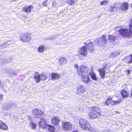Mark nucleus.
Segmentation results:
<instances>
[{
	"label": "nucleus",
	"instance_id": "11",
	"mask_svg": "<svg viewBox=\"0 0 132 132\" xmlns=\"http://www.w3.org/2000/svg\"><path fill=\"white\" fill-rule=\"evenodd\" d=\"M85 88L83 86L80 85L77 87V89L76 91V94L79 95L84 93L85 90Z\"/></svg>",
	"mask_w": 132,
	"mask_h": 132
},
{
	"label": "nucleus",
	"instance_id": "15",
	"mask_svg": "<svg viewBox=\"0 0 132 132\" xmlns=\"http://www.w3.org/2000/svg\"><path fill=\"white\" fill-rule=\"evenodd\" d=\"M87 48L88 51L89 52H93L94 50V47L93 42H90L87 44Z\"/></svg>",
	"mask_w": 132,
	"mask_h": 132
},
{
	"label": "nucleus",
	"instance_id": "31",
	"mask_svg": "<svg viewBox=\"0 0 132 132\" xmlns=\"http://www.w3.org/2000/svg\"><path fill=\"white\" fill-rule=\"evenodd\" d=\"M90 75L91 76L92 79L94 80H97V78L94 73H92L90 74Z\"/></svg>",
	"mask_w": 132,
	"mask_h": 132
},
{
	"label": "nucleus",
	"instance_id": "43",
	"mask_svg": "<svg viewBox=\"0 0 132 132\" xmlns=\"http://www.w3.org/2000/svg\"><path fill=\"white\" fill-rule=\"evenodd\" d=\"M118 54H115V53H113L111 54V56L112 57H115Z\"/></svg>",
	"mask_w": 132,
	"mask_h": 132
},
{
	"label": "nucleus",
	"instance_id": "46",
	"mask_svg": "<svg viewBox=\"0 0 132 132\" xmlns=\"http://www.w3.org/2000/svg\"><path fill=\"white\" fill-rule=\"evenodd\" d=\"M12 72H9V73L10 74H13L14 73V71L13 70H12Z\"/></svg>",
	"mask_w": 132,
	"mask_h": 132
},
{
	"label": "nucleus",
	"instance_id": "19",
	"mask_svg": "<svg viewBox=\"0 0 132 132\" xmlns=\"http://www.w3.org/2000/svg\"><path fill=\"white\" fill-rule=\"evenodd\" d=\"M108 39L111 42H112L114 45H115V43L117 42V39L116 37L113 35H109Z\"/></svg>",
	"mask_w": 132,
	"mask_h": 132
},
{
	"label": "nucleus",
	"instance_id": "30",
	"mask_svg": "<svg viewBox=\"0 0 132 132\" xmlns=\"http://www.w3.org/2000/svg\"><path fill=\"white\" fill-rule=\"evenodd\" d=\"M49 130L51 132H54L55 130V128L53 126L50 125L49 126Z\"/></svg>",
	"mask_w": 132,
	"mask_h": 132
},
{
	"label": "nucleus",
	"instance_id": "24",
	"mask_svg": "<svg viewBox=\"0 0 132 132\" xmlns=\"http://www.w3.org/2000/svg\"><path fill=\"white\" fill-rule=\"evenodd\" d=\"M121 94L123 98L128 96V93L124 90H123L121 91Z\"/></svg>",
	"mask_w": 132,
	"mask_h": 132
},
{
	"label": "nucleus",
	"instance_id": "45",
	"mask_svg": "<svg viewBox=\"0 0 132 132\" xmlns=\"http://www.w3.org/2000/svg\"><path fill=\"white\" fill-rule=\"evenodd\" d=\"M77 0H72V2L73 3V4Z\"/></svg>",
	"mask_w": 132,
	"mask_h": 132
},
{
	"label": "nucleus",
	"instance_id": "28",
	"mask_svg": "<svg viewBox=\"0 0 132 132\" xmlns=\"http://www.w3.org/2000/svg\"><path fill=\"white\" fill-rule=\"evenodd\" d=\"M10 109L9 105L7 104H5L3 107V109L4 110H7Z\"/></svg>",
	"mask_w": 132,
	"mask_h": 132
},
{
	"label": "nucleus",
	"instance_id": "29",
	"mask_svg": "<svg viewBox=\"0 0 132 132\" xmlns=\"http://www.w3.org/2000/svg\"><path fill=\"white\" fill-rule=\"evenodd\" d=\"M116 5L115 4H114L113 5H112L110 6L111 10L110 11L111 12H113L116 10Z\"/></svg>",
	"mask_w": 132,
	"mask_h": 132
},
{
	"label": "nucleus",
	"instance_id": "1",
	"mask_svg": "<svg viewBox=\"0 0 132 132\" xmlns=\"http://www.w3.org/2000/svg\"><path fill=\"white\" fill-rule=\"evenodd\" d=\"M100 115V108L97 106L91 108L89 112V118L92 119L97 118Z\"/></svg>",
	"mask_w": 132,
	"mask_h": 132
},
{
	"label": "nucleus",
	"instance_id": "36",
	"mask_svg": "<svg viewBox=\"0 0 132 132\" xmlns=\"http://www.w3.org/2000/svg\"><path fill=\"white\" fill-rule=\"evenodd\" d=\"M74 67L75 68L77 69L78 72V71H79V68L78 67V65L77 64H76L74 65Z\"/></svg>",
	"mask_w": 132,
	"mask_h": 132
},
{
	"label": "nucleus",
	"instance_id": "8",
	"mask_svg": "<svg viewBox=\"0 0 132 132\" xmlns=\"http://www.w3.org/2000/svg\"><path fill=\"white\" fill-rule=\"evenodd\" d=\"M80 76L82 77V80L86 84L88 83L90 81V79L89 77V73L79 74Z\"/></svg>",
	"mask_w": 132,
	"mask_h": 132
},
{
	"label": "nucleus",
	"instance_id": "18",
	"mask_svg": "<svg viewBox=\"0 0 132 132\" xmlns=\"http://www.w3.org/2000/svg\"><path fill=\"white\" fill-rule=\"evenodd\" d=\"M105 67L103 68H100L98 69V71L100 76L103 79L105 78Z\"/></svg>",
	"mask_w": 132,
	"mask_h": 132
},
{
	"label": "nucleus",
	"instance_id": "6",
	"mask_svg": "<svg viewBox=\"0 0 132 132\" xmlns=\"http://www.w3.org/2000/svg\"><path fill=\"white\" fill-rule=\"evenodd\" d=\"M89 70V68L85 65H82L80 66L79 71H78L79 74H85L89 73L88 71Z\"/></svg>",
	"mask_w": 132,
	"mask_h": 132
},
{
	"label": "nucleus",
	"instance_id": "33",
	"mask_svg": "<svg viewBox=\"0 0 132 132\" xmlns=\"http://www.w3.org/2000/svg\"><path fill=\"white\" fill-rule=\"evenodd\" d=\"M107 3V1H102L101 3V4L102 5H106Z\"/></svg>",
	"mask_w": 132,
	"mask_h": 132
},
{
	"label": "nucleus",
	"instance_id": "12",
	"mask_svg": "<svg viewBox=\"0 0 132 132\" xmlns=\"http://www.w3.org/2000/svg\"><path fill=\"white\" fill-rule=\"evenodd\" d=\"M30 39V38L27 35L22 34L21 37V40L23 42H28Z\"/></svg>",
	"mask_w": 132,
	"mask_h": 132
},
{
	"label": "nucleus",
	"instance_id": "13",
	"mask_svg": "<svg viewBox=\"0 0 132 132\" xmlns=\"http://www.w3.org/2000/svg\"><path fill=\"white\" fill-rule=\"evenodd\" d=\"M41 119L42 120L39 122V126L40 128L42 129H45L47 126L46 121L44 119Z\"/></svg>",
	"mask_w": 132,
	"mask_h": 132
},
{
	"label": "nucleus",
	"instance_id": "49",
	"mask_svg": "<svg viewBox=\"0 0 132 132\" xmlns=\"http://www.w3.org/2000/svg\"><path fill=\"white\" fill-rule=\"evenodd\" d=\"M72 132H78V130H73Z\"/></svg>",
	"mask_w": 132,
	"mask_h": 132
},
{
	"label": "nucleus",
	"instance_id": "40",
	"mask_svg": "<svg viewBox=\"0 0 132 132\" xmlns=\"http://www.w3.org/2000/svg\"><path fill=\"white\" fill-rule=\"evenodd\" d=\"M130 56H131V60L128 62L129 63H131L132 62V55H130Z\"/></svg>",
	"mask_w": 132,
	"mask_h": 132
},
{
	"label": "nucleus",
	"instance_id": "42",
	"mask_svg": "<svg viewBox=\"0 0 132 132\" xmlns=\"http://www.w3.org/2000/svg\"><path fill=\"white\" fill-rule=\"evenodd\" d=\"M52 5L53 6H55L56 5V3L55 1H53Z\"/></svg>",
	"mask_w": 132,
	"mask_h": 132
},
{
	"label": "nucleus",
	"instance_id": "27",
	"mask_svg": "<svg viewBox=\"0 0 132 132\" xmlns=\"http://www.w3.org/2000/svg\"><path fill=\"white\" fill-rule=\"evenodd\" d=\"M30 125L32 129H36L37 126V124H36L35 123L32 121H31L30 122Z\"/></svg>",
	"mask_w": 132,
	"mask_h": 132
},
{
	"label": "nucleus",
	"instance_id": "37",
	"mask_svg": "<svg viewBox=\"0 0 132 132\" xmlns=\"http://www.w3.org/2000/svg\"><path fill=\"white\" fill-rule=\"evenodd\" d=\"M67 2L69 4H73V3H72V0H68Z\"/></svg>",
	"mask_w": 132,
	"mask_h": 132
},
{
	"label": "nucleus",
	"instance_id": "2",
	"mask_svg": "<svg viewBox=\"0 0 132 132\" xmlns=\"http://www.w3.org/2000/svg\"><path fill=\"white\" fill-rule=\"evenodd\" d=\"M79 124L82 129L93 132L92 128L89 124V122L86 120L81 119L80 120Z\"/></svg>",
	"mask_w": 132,
	"mask_h": 132
},
{
	"label": "nucleus",
	"instance_id": "44",
	"mask_svg": "<svg viewBox=\"0 0 132 132\" xmlns=\"http://www.w3.org/2000/svg\"><path fill=\"white\" fill-rule=\"evenodd\" d=\"M89 43H88L87 42H85L84 43V44L86 46H87V44H89Z\"/></svg>",
	"mask_w": 132,
	"mask_h": 132
},
{
	"label": "nucleus",
	"instance_id": "5",
	"mask_svg": "<svg viewBox=\"0 0 132 132\" xmlns=\"http://www.w3.org/2000/svg\"><path fill=\"white\" fill-rule=\"evenodd\" d=\"M120 34L122 36L127 37L129 36H131L132 35V31L130 29H122L119 31Z\"/></svg>",
	"mask_w": 132,
	"mask_h": 132
},
{
	"label": "nucleus",
	"instance_id": "48",
	"mask_svg": "<svg viewBox=\"0 0 132 132\" xmlns=\"http://www.w3.org/2000/svg\"><path fill=\"white\" fill-rule=\"evenodd\" d=\"M127 72L129 74L130 73V71L129 70H127Z\"/></svg>",
	"mask_w": 132,
	"mask_h": 132
},
{
	"label": "nucleus",
	"instance_id": "35",
	"mask_svg": "<svg viewBox=\"0 0 132 132\" xmlns=\"http://www.w3.org/2000/svg\"><path fill=\"white\" fill-rule=\"evenodd\" d=\"M10 108H13L14 107H15V106L14 104H12L9 105Z\"/></svg>",
	"mask_w": 132,
	"mask_h": 132
},
{
	"label": "nucleus",
	"instance_id": "38",
	"mask_svg": "<svg viewBox=\"0 0 132 132\" xmlns=\"http://www.w3.org/2000/svg\"><path fill=\"white\" fill-rule=\"evenodd\" d=\"M3 99V95L2 94L0 93V100H2Z\"/></svg>",
	"mask_w": 132,
	"mask_h": 132
},
{
	"label": "nucleus",
	"instance_id": "7",
	"mask_svg": "<svg viewBox=\"0 0 132 132\" xmlns=\"http://www.w3.org/2000/svg\"><path fill=\"white\" fill-rule=\"evenodd\" d=\"M62 127L64 130L67 131L70 130L72 128V126L70 122H67L62 123Z\"/></svg>",
	"mask_w": 132,
	"mask_h": 132
},
{
	"label": "nucleus",
	"instance_id": "9",
	"mask_svg": "<svg viewBox=\"0 0 132 132\" xmlns=\"http://www.w3.org/2000/svg\"><path fill=\"white\" fill-rule=\"evenodd\" d=\"M120 102L119 101H114L112 100V98L110 97H108L106 101L105 102V104L108 105L109 104H111V105H113L115 104L116 105L119 104Z\"/></svg>",
	"mask_w": 132,
	"mask_h": 132
},
{
	"label": "nucleus",
	"instance_id": "32",
	"mask_svg": "<svg viewBox=\"0 0 132 132\" xmlns=\"http://www.w3.org/2000/svg\"><path fill=\"white\" fill-rule=\"evenodd\" d=\"M129 26L130 29L132 31V19L131 20L130 22L129 23Z\"/></svg>",
	"mask_w": 132,
	"mask_h": 132
},
{
	"label": "nucleus",
	"instance_id": "14",
	"mask_svg": "<svg viewBox=\"0 0 132 132\" xmlns=\"http://www.w3.org/2000/svg\"><path fill=\"white\" fill-rule=\"evenodd\" d=\"M33 8V7L32 5H30L29 6H25L23 8L22 10L23 11L28 13L30 12Z\"/></svg>",
	"mask_w": 132,
	"mask_h": 132
},
{
	"label": "nucleus",
	"instance_id": "25",
	"mask_svg": "<svg viewBox=\"0 0 132 132\" xmlns=\"http://www.w3.org/2000/svg\"><path fill=\"white\" fill-rule=\"evenodd\" d=\"M52 77L53 79H58L60 78V76L59 74L53 73L52 74Z\"/></svg>",
	"mask_w": 132,
	"mask_h": 132
},
{
	"label": "nucleus",
	"instance_id": "52",
	"mask_svg": "<svg viewBox=\"0 0 132 132\" xmlns=\"http://www.w3.org/2000/svg\"><path fill=\"white\" fill-rule=\"evenodd\" d=\"M48 0H46V1H45V2H47Z\"/></svg>",
	"mask_w": 132,
	"mask_h": 132
},
{
	"label": "nucleus",
	"instance_id": "4",
	"mask_svg": "<svg viewBox=\"0 0 132 132\" xmlns=\"http://www.w3.org/2000/svg\"><path fill=\"white\" fill-rule=\"evenodd\" d=\"M44 113V112L40 110L36 109L32 110V114L36 118H37L41 119L42 117L41 116Z\"/></svg>",
	"mask_w": 132,
	"mask_h": 132
},
{
	"label": "nucleus",
	"instance_id": "47",
	"mask_svg": "<svg viewBox=\"0 0 132 132\" xmlns=\"http://www.w3.org/2000/svg\"><path fill=\"white\" fill-rule=\"evenodd\" d=\"M28 119H30V120H31V117H30V116H28Z\"/></svg>",
	"mask_w": 132,
	"mask_h": 132
},
{
	"label": "nucleus",
	"instance_id": "41",
	"mask_svg": "<svg viewBox=\"0 0 132 132\" xmlns=\"http://www.w3.org/2000/svg\"><path fill=\"white\" fill-rule=\"evenodd\" d=\"M43 5L45 6H47V3L46 2H44L43 3Z\"/></svg>",
	"mask_w": 132,
	"mask_h": 132
},
{
	"label": "nucleus",
	"instance_id": "20",
	"mask_svg": "<svg viewBox=\"0 0 132 132\" xmlns=\"http://www.w3.org/2000/svg\"><path fill=\"white\" fill-rule=\"evenodd\" d=\"M59 121V118L57 117H55L52 119L51 123L54 125H56L58 124Z\"/></svg>",
	"mask_w": 132,
	"mask_h": 132
},
{
	"label": "nucleus",
	"instance_id": "3",
	"mask_svg": "<svg viewBox=\"0 0 132 132\" xmlns=\"http://www.w3.org/2000/svg\"><path fill=\"white\" fill-rule=\"evenodd\" d=\"M106 35H104L101 38L96 39L94 42V43L98 46H104L107 43V40L106 39Z\"/></svg>",
	"mask_w": 132,
	"mask_h": 132
},
{
	"label": "nucleus",
	"instance_id": "22",
	"mask_svg": "<svg viewBox=\"0 0 132 132\" xmlns=\"http://www.w3.org/2000/svg\"><path fill=\"white\" fill-rule=\"evenodd\" d=\"M0 128L5 130H7L8 128L7 126L1 120H0Z\"/></svg>",
	"mask_w": 132,
	"mask_h": 132
},
{
	"label": "nucleus",
	"instance_id": "34",
	"mask_svg": "<svg viewBox=\"0 0 132 132\" xmlns=\"http://www.w3.org/2000/svg\"><path fill=\"white\" fill-rule=\"evenodd\" d=\"M9 42L8 41L7 42V43H4V44H3V46H4V48L6 47H7L9 45Z\"/></svg>",
	"mask_w": 132,
	"mask_h": 132
},
{
	"label": "nucleus",
	"instance_id": "17",
	"mask_svg": "<svg viewBox=\"0 0 132 132\" xmlns=\"http://www.w3.org/2000/svg\"><path fill=\"white\" fill-rule=\"evenodd\" d=\"M119 5H121L120 8L122 10H127L128 8V4L127 3H120Z\"/></svg>",
	"mask_w": 132,
	"mask_h": 132
},
{
	"label": "nucleus",
	"instance_id": "51",
	"mask_svg": "<svg viewBox=\"0 0 132 132\" xmlns=\"http://www.w3.org/2000/svg\"><path fill=\"white\" fill-rule=\"evenodd\" d=\"M131 7H132V4H131Z\"/></svg>",
	"mask_w": 132,
	"mask_h": 132
},
{
	"label": "nucleus",
	"instance_id": "23",
	"mask_svg": "<svg viewBox=\"0 0 132 132\" xmlns=\"http://www.w3.org/2000/svg\"><path fill=\"white\" fill-rule=\"evenodd\" d=\"M45 46L43 45H39L37 51L39 52H43L44 50Z\"/></svg>",
	"mask_w": 132,
	"mask_h": 132
},
{
	"label": "nucleus",
	"instance_id": "10",
	"mask_svg": "<svg viewBox=\"0 0 132 132\" xmlns=\"http://www.w3.org/2000/svg\"><path fill=\"white\" fill-rule=\"evenodd\" d=\"M79 52L81 55L86 56L87 54V48L86 46H83L79 48L78 50Z\"/></svg>",
	"mask_w": 132,
	"mask_h": 132
},
{
	"label": "nucleus",
	"instance_id": "26",
	"mask_svg": "<svg viewBox=\"0 0 132 132\" xmlns=\"http://www.w3.org/2000/svg\"><path fill=\"white\" fill-rule=\"evenodd\" d=\"M40 75V80H44L47 78V76L44 73H42Z\"/></svg>",
	"mask_w": 132,
	"mask_h": 132
},
{
	"label": "nucleus",
	"instance_id": "50",
	"mask_svg": "<svg viewBox=\"0 0 132 132\" xmlns=\"http://www.w3.org/2000/svg\"><path fill=\"white\" fill-rule=\"evenodd\" d=\"M97 100V99H93V100L94 101H96Z\"/></svg>",
	"mask_w": 132,
	"mask_h": 132
},
{
	"label": "nucleus",
	"instance_id": "39",
	"mask_svg": "<svg viewBox=\"0 0 132 132\" xmlns=\"http://www.w3.org/2000/svg\"><path fill=\"white\" fill-rule=\"evenodd\" d=\"M4 48V46L3 45V44H0V49H3Z\"/></svg>",
	"mask_w": 132,
	"mask_h": 132
},
{
	"label": "nucleus",
	"instance_id": "16",
	"mask_svg": "<svg viewBox=\"0 0 132 132\" xmlns=\"http://www.w3.org/2000/svg\"><path fill=\"white\" fill-rule=\"evenodd\" d=\"M59 63L60 65L62 66L65 64L67 62L66 59L63 57H61L59 59Z\"/></svg>",
	"mask_w": 132,
	"mask_h": 132
},
{
	"label": "nucleus",
	"instance_id": "21",
	"mask_svg": "<svg viewBox=\"0 0 132 132\" xmlns=\"http://www.w3.org/2000/svg\"><path fill=\"white\" fill-rule=\"evenodd\" d=\"M34 78L36 83L39 82L40 81V74L37 73H36L34 74Z\"/></svg>",
	"mask_w": 132,
	"mask_h": 132
}]
</instances>
